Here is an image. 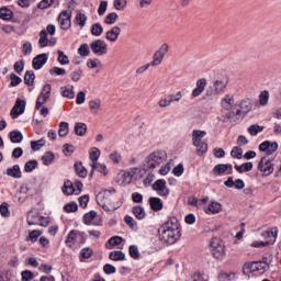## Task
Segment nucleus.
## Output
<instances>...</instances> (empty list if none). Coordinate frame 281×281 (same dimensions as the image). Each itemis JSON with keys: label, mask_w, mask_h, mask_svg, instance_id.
Returning a JSON list of instances; mask_svg holds the SVG:
<instances>
[{"label": "nucleus", "mask_w": 281, "mask_h": 281, "mask_svg": "<svg viewBox=\"0 0 281 281\" xmlns=\"http://www.w3.org/2000/svg\"><path fill=\"white\" fill-rule=\"evenodd\" d=\"M159 239L167 245H175L181 238V224L171 217L158 228Z\"/></svg>", "instance_id": "1"}, {"label": "nucleus", "mask_w": 281, "mask_h": 281, "mask_svg": "<svg viewBox=\"0 0 281 281\" xmlns=\"http://www.w3.org/2000/svg\"><path fill=\"white\" fill-rule=\"evenodd\" d=\"M168 159V154H166L165 150H156L151 154H149L144 164H143V170L145 172H148V170H155V168H159L166 164Z\"/></svg>", "instance_id": "2"}, {"label": "nucleus", "mask_w": 281, "mask_h": 281, "mask_svg": "<svg viewBox=\"0 0 281 281\" xmlns=\"http://www.w3.org/2000/svg\"><path fill=\"white\" fill-rule=\"evenodd\" d=\"M97 203L104 212H115V210H120V202H113L111 191L109 190L97 195Z\"/></svg>", "instance_id": "3"}, {"label": "nucleus", "mask_w": 281, "mask_h": 281, "mask_svg": "<svg viewBox=\"0 0 281 281\" xmlns=\"http://www.w3.org/2000/svg\"><path fill=\"white\" fill-rule=\"evenodd\" d=\"M210 251L216 260H225V256H227L225 241L221 237H213L210 241Z\"/></svg>", "instance_id": "4"}, {"label": "nucleus", "mask_w": 281, "mask_h": 281, "mask_svg": "<svg viewBox=\"0 0 281 281\" xmlns=\"http://www.w3.org/2000/svg\"><path fill=\"white\" fill-rule=\"evenodd\" d=\"M205 135H207V132L205 131L195 130L192 132V143L196 148V154L200 156L207 153V143L203 142Z\"/></svg>", "instance_id": "5"}, {"label": "nucleus", "mask_w": 281, "mask_h": 281, "mask_svg": "<svg viewBox=\"0 0 281 281\" xmlns=\"http://www.w3.org/2000/svg\"><path fill=\"white\" fill-rule=\"evenodd\" d=\"M269 263L267 261H252L249 263H245L243 268L244 276H249V273H258V276H262L267 270Z\"/></svg>", "instance_id": "6"}, {"label": "nucleus", "mask_w": 281, "mask_h": 281, "mask_svg": "<svg viewBox=\"0 0 281 281\" xmlns=\"http://www.w3.org/2000/svg\"><path fill=\"white\" fill-rule=\"evenodd\" d=\"M229 83V78L227 75H221L218 76L214 82L213 87L211 88V91L207 92L209 95H218V93H223L225 89L227 88V85Z\"/></svg>", "instance_id": "7"}, {"label": "nucleus", "mask_w": 281, "mask_h": 281, "mask_svg": "<svg viewBox=\"0 0 281 281\" xmlns=\"http://www.w3.org/2000/svg\"><path fill=\"white\" fill-rule=\"evenodd\" d=\"M49 98H52V85L46 83L44 85L41 93L37 97L36 104H35L36 111L41 110L43 104H45L47 100H49Z\"/></svg>", "instance_id": "8"}, {"label": "nucleus", "mask_w": 281, "mask_h": 281, "mask_svg": "<svg viewBox=\"0 0 281 281\" xmlns=\"http://www.w3.org/2000/svg\"><path fill=\"white\" fill-rule=\"evenodd\" d=\"M90 49L95 56H105L109 54V45L103 40H95L90 44Z\"/></svg>", "instance_id": "9"}, {"label": "nucleus", "mask_w": 281, "mask_h": 281, "mask_svg": "<svg viewBox=\"0 0 281 281\" xmlns=\"http://www.w3.org/2000/svg\"><path fill=\"white\" fill-rule=\"evenodd\" d=\"M58 23L64 31L71 29V10L61 11L58 15Z\"/></svg>", "instance_id": "10"}, {"label": "nucleus", "mask_w": 281, "mask_h": 281, "mask_svg": "<svg viewBox=\"0 0 281 281\" xmlns=\"http://www.w3.org/2000/svg\"><path fill=\"white\" fill-rule=\"evenodd\" d=\"M257 168L260 172H263L265 177H269V175L273 173V162L267 157L260 159Z\"/></svg>", "instance_id": "11"}, {"label": "nucleus", "mask_w": 281, "mask_h": 281, "mask_svg": "<svg viewBox=\"0 0 281 281\" xmlns=\"http://www.w3.org/2000/svg\"><path fill=\"white\" fill-rule=\"evenodd\" d=\"M153 190H155L159 196H168L170 194V189H168L166 180L164 179L156 180L153 184Z\"/></svg>", "instance_id": "12"}, {"label": "nucleus", "mask_w": 281, "mask_h": 281, "mask_svg": "<svg viewBox=\"0 0 281 281\" xmlns=\"http://www.w3.org/2000/svg\"><path fill=\"white\" fill-rule=\"evenodd\" d=\"M25 106H26L25 100L18 99L15 101L14 106L11 110L12 119L15 120V117H18L19 115H23V113H25Z\"/></svg>", "instance_id": "13"}, {"label": "nucleus", "mask_w": 281, "mask_h": 281, "mask_svg": "<svg viewBox=\"0 0 281 281\" xmlns=\"http://www.w3.org/2000/svg\"><path fill=\"white\" fill-rule=\"evenodd\" d=\"M38 45L41 48L43 47H54L56 45V40L55 38H47V31L42 30L40 32V40H38Z\"/></svg>", "instance_id": "14"}, {"label": "nucleus", "mask_w": 281, "mask_h": 281, "mask_svg": "<svg viewBox=\"0 0 281 281\" xmlns=\"http://www.w3.org/2000/svg\"><path fill=\"white\" fill-rule=\"evenodd\" d=\"M261 236L267 239L265 241L266 245H274L276 240H278V227H272L270 231L263 232Z\"/></svg>", "instance_id": "15"}, {"label": "nucleus", "mask_w": 281, "mask_h": 281, "mask_svg": "<svg viewBox=\"0 0 281 281\" xmlns=\"http://www.w3.org/2000/svg\"><path fill=\"white\" fill-rule=\"evenodd\" d=\"M49 59V55L46 53L40 54L33 58V69H43V66L47 64V60Z\"/></svg>", "instance_id": "16"}, {"label": "nucleus", "mask_w": 281, "mask_h": 281, "mask_svg": "<svg viewBox=\"0 0 281 281\" xmlns=\"http://www.w3.org/2000/svg\"><path fill=\"white\" fill-rule=\"evenodd\" d=\"M79 237L83 238L85 233L78 231H70L65 241L67 247H74Z\"/></svg>", "instance_id": "17"}, {"label": "nucleus", "mask_w": 281, "mask_h": 281, "mask_svg": "<svg viewBox=\"0 0 281 281\" xmlns=\"http://www.w3.org/2000/svg\"><path fill=\"white\" fill-rule=\"evenodd\" d=\"M259 150L266 153V155H273L278 150V143L271 144L269 140H266L259 145Z\"/></svg>", "instance_id": "18"}, {"label": "nucleus", "mask_w": 281, "mask_h": 281, "mask_svg": "<svg viewBox=\"0 0 281 281\" xmlns=\"http://www.w3.org/2000/svg\"><path fill=\"white\" fill-rule=\"evenodd\" d=\"M205 87H207V80L205 78L199 79L196 87L192 90V98H199L205 91Z\"/></svg>", "instance_id": "19"}, {"label": "nucleus", "mask_w": 281, "mask_h": 281, "mask_svg": "<svg viewBox=\"0 0 281 281\" xmlns=\"http://www.w3.org/2000/svg\"><path fill=\"white\" fill-rule=\"evenodd\" d=\"M120 34H122V29L120 26H113L105 33V40L110 43H115L120 38Z\"/></svg>", "instance_id": "20"}, {"label": "nucleus", "mask_w": 281, "mask_h": 281, "mask_svg": "<svg viewBox=\"0 0 281 281\" xmlns=\"http://www.w3.org/2000/svg\"><path fill=\"white\" fill-rule=\"evenodd\" d=\"M224 186H226V188H236V190H243L245 188V181L241 179H236L234 181L233 177H228L224 182Z\"/></svg>", "instance_id": "21"}, {"label": "nucleus", "mask_w": 281, "mask_h": 281, "mask_svg": "<svg viewBox=\"0 0 281 281\" xmlns=\"http://www.w3.org/2000/svg\"><path fill=\"white\" fill-rule=\"evenodd\" d=\"M95 218H98V213L95 211H90L83 215V223L85 225H102V223L95 222Z\"/></svg>", "instance_id": "22"}, {"label": "nucleus", "mask_w": 281, "mask_h": 281, "mask_svg": "<svg viewBox=\"0 0 281 281\" xmlns=\"http://www.w3.org/2000/svg\"><path fill=\"white\" fill-rule=\"evenodd\" d=\"M91 166V171H90V177H93V172H100L101 175H103L104 177H106L109 175V169H106V166L100 162H94V164H90Z\"/></svg>", "instance_id": "23"}, {"label": "nucleus", "mask_w": 281, "mask_h": 281, "mask_svg": "<svg viewBox=\"0 0 281 281\" xmlns=\"http://www.w3.org/2000/svg\"><path fill=\"white\" fill-rule=\"evenodd\" d=\"M117 183L119 186H128L131 181H133V172L124 171L123 173H119Z\"/></svg>", "instance_id": "24"}, {"label": "nucleus", "mask_w": 281, "mask_h": 281, "mask_svg": "<svg viewBox=\"0 0 281 281\" xmlns=\"http://www.w3.org/2000/svg\"><path fill=\"white\" fill-rule=\"evenodd\" d=\"M89 109L92 115H98L102 111V100L94 99L89 101Z\"/></svg>", "instance_id": "25"}, {"label": "nucleus", "mask_w": 281, "mask_h": 281, "mask_svg": "<svg viewBox=\"0 0 281 281\" xmlns=\"http://www.w3.org/2000/svg\"><path fill=\"white\" fill-rule=\"evenodd\" d=\"M7 176L12 177L13 179H21L23 173L21 172V167L19 165H14L11 168L7 169Z\"/></svg>", "instance_id": "26"}, {"label": "nucleus", "mask_w": 281, "mask_h": 281, "mask_svg": "<svg viewBox=\"0 0 281 281\" xmlns=\"http://www.w3.org/2000/svg\"><path fill=\"white\" fill-rule=\"evenodd\" d=\"M149 205L154 212H160L164 210V202L159 198H149Z\"/></svg>", "instance_id": "27"}, {"label": "nucleus", "mask_w": 281, "mask_h": 281, "mask_svg": "<svg viewBox=\"0 0 281 281\" xmlns=\"http://www.w3.org/2000/svg\"><path fill=\"white\" fill-rule=\"evenodd\" d=\"M251 111V102L249 100H244L240 102V109L236 111V115H245Z\"/></svg>", "instance_id": "28"}, {"label": "nucleus", "mask_w": 281, "mask_h": 281, "mask_svg": "<svg viewBox=\"0 0 281 281\" xmlns=\"http://www.w3.org/2000/svg\"><path fill=\"white\" fill-rule=\"evenodd\" d=\"M63 192L64 194H66V196L76 194V187H74V182H71L70 180L65 181Z\"/></svg>", "instance_id": "29"}, {"label": "nucleus", "mask_w": 281, "mask_h": 281, "mask_svg": "<svg viewBox=\"0 0 281 281\" xmlns=\"http://www.w3.org/2000/svg\"><path fill=\"white\" fill-rule=\"evenodd\" d=\"M235 170L243 175V172H251L254 170V162H244L240 166L235 165Z\"/></svg>", "instance_id": "30"}, {"label": "nucleus", "mask_w": 281, "mask_h": 281, "mask_svg": "<svg viewBox=\"0 0 281 281\" xmlns=\"http://www.w3.org/2000/svg\"><path fill=\"white\" fill-rule=\"evenodd\" d=\"M110 260H113L114 262H120L122 260H125L126 255L122 250H114L111 251L109 255Z\"/></svg>", "instance_id": "31"}, {"label": "nucleus", "mask_w": 281, "mask_h": 281, "mask_svg": "<svg viewBox=\"0 0 281 281\" xmlns=\"http://www.w3.org/2000/svg\"><path fill=\"white\" fill-rule=\"evenodd\" d=\"M75 23L80 27H85V25H87V15L82 13V11H77V14L75 16Z\"/></svg>", "instance_id": "32"}, {"label": "nucleus", "mask_w": 281, "mask_h": 281, "mask_svg": "<svg viewBox=\"0 0 281 281\" xmlns=\"http://www.w3.org/2000/svg\"><path fill=\"white\" fill-rule=\"evenodd\" d=\"M14 16L12 10L8 9L7 7L0 8V19L2 21H10Z\"/></svg>", "instance_id": "33"}, {"label": "nucleus", "mask_w": 281, "mask_h": 281, "mask_svg": "<svg viewBox=\"0 0 281 281\" xmlns=\"http://www.w3.org/2000/svg\"><path fill=\"white\" fill-rule=\"evenodd\" d=\"M222 106L225 109V111L232 110V106H234V97L226 94L222 99Z\"/></svg>", "instance_id": "34"}, {"label": "nucleus", "mask_w": 281, "mask_h": 281, "mask_svg": "<svg viewBox=\"0 0 281 281\" xmlns=\"http://www.w3.org/2000/svg\"><path fill=\"white\" fill-rule=\"evenodd\" d=\"M100 155H102L100 149L98 147H92L89 154V159L91 164H98V160L100 159Z\"/></svg>", "instance_id": "35"}, {"label": "nucleus", "mask_w": 281, "mask_h": 281, "mask_svg": "<svg viewBox=\"0 0 281 281\" xmlns=\"http://www.w3.org/2000/svg\"><path fill=\"white\" fill-rule=\"evenodd\" d=\"M40 221L41 215H38V213L31 212L26 217L27 225H38Z\"/></svg>", "instance_id": "36"}, {"label": "nucleus", "mask_w": 281, "mask_h": 281, "mask_svg": "<svg viewBox=\"0 0 281 281\" xmlns=\"http://www.w3.org/2000/svg\"><path fill=\"white\" fill-rule=\"evenodd\" d=\"M54 159H56V156L54 155V153L52 151H46L43 156H42V164L44 166H50V164L54 162Z\"/></svg>", "instance_id": "37"}, {"label": "nucleus", "mask_w": 281, "mask_h": 281, "mask_svg": "<svg viewBox=\"0 0 281 281\" xmlns=\"http://www.w3.org/2000/svg\"><path fill=\"white\" fill-rule=\"evenodd\" d=\"M75 133L79 137H85V135H87V124H85V123H76L75 124Z\"/></svg>", "instance_id": "38"}, {"label": "nucleus", "mask_w": 281, "mask_h": 281, "mask_svg": "<svg viewBox=\"0 0 281 281\" xmlns=\"http://www.w3.org/2000/svg\"><path fill=\"white\" fill-rule=\"evenodd\" d=\"M10 139L12 144H21L23 142V134L20 131L10 132Z\"/></svg>", "instance_id": "39"}, {"label": "nucleus", "mask_w": 281, "mask_h": 281, "mask_svg": "<svg viewBox=\"0 0 281 281\" xmlns=\"http://www.w3.org/2000/svg\"><path fill=\"white\" fill-rule=\"evenodd\" d=\"M75 171L81 179H85L88 175L87 168H85L81 162L75 164Z\"/></svg>", "instance_id": "40"}, {"label": "nucleus", "mask_w": 281, "mask_h": 281, "mask_svg": "<svg viewBox=\"0 0 281 281\" xmlns=\"http://www.w3.org/2000/svg\"><path fill=\"white\" fill-rule=\"evenodd\" d=\"M164 56L157 53V50L153 55V60L149 63L151 67H159L164 63Z\"/></svg>", "instance_id": "41"}, {"label": "nucleus", "mask_w": 281, "mask_h": 281, "mask_svg": "<svg viewBox=\"0 0 281 281\" xmlns=\"http://www.w3.org/2000/svg\"><path fill=\"white\" fill-rule=\"evenodd\" d=\"M90 32L92 36H102V34L104 33V27H102V24L100 23H94L92 24Z\"/></svg>", "instance_id": "42"}, {"label": "nucleus", "mask_w": 281, "mask_h": 281, "mask_svg": "<svg viewBox=\"0 0 281 281\" xmlns=\"http://www.w3.org/2000/svg\"><path fill=\"white\" fill-rule=\"evenodd\" d=\"M43 236V231L34 229L29 233V236L26 237V240L31 243H36L38 240V237Z\"/></svg>", "instance_id": "43"}, {"label": "nucleus", "mask_w": 281, "mask_h": 281, "mask_svg": "<svg viewBox=\"0 0 281 281\" xmlns=\"http://www.w3.org/2000/svg\"><path fill=\"white\" fill-rule=\"evenodd\" d=\"M58 135L59 137H67V135H69V123L67 122L59 123Z\"/></svg>", "instance_id": "44"}, {"label": "nucleus", "mask_w": 281, "mask_h": 281, "mask_svg": "<svg viewBox=\"0 0 281 281\" xmlns=\"http://www.w3.org/2000/svg\"><path fill=\"white\" fill-rule=\"evenodd\" d=\"M117 19H120V15H117V13L115 12H112L105 16L104 23L105 25H115V23L117 22Z\"/></svg>", "instance_id": "45"}, {"label": "nucleus", "mask_w": 281, "mask_h": 281, "mask_svg": "<svg viewBox=\"0 0 281 281\" xmlns=\"http://www.w3.org/2000/svg\"><path fill=\"white\" fill-rule=\"evenodd\" d=\"M61 95L74 100V98H76V93L74 92L72 86L61 88Z\"/></svg>", "instance_id": "46"}, {"label": "nucleus", "mask_w": 281, "mask_h": 281, "mask_svg": "<svg viewBox=\"0 0 281 281\" xmlns=\"http://www.w3.org/2000/svg\"><path fill=\"white\" fill-rule=\"evenodd\" d=\"M36 76L32 70H29L24 75V85H27L29 87H32L34 85V79Z\"/></svg>", "instance_id": "47"}, {"label": "nucleus", "mask_w": 281, "mask_h": 281, "mask_svg": "<svg viewBox=\"0 0 281 281\" xmlns=\"http://www.w3.org/2000/svg\"><path fill=\"white\" fill-rule=\"evenodd\" d=\"M133 214L136 218H138V221H142L146 217V211H144V207L142 206H134Z\"/></svg>", "instance_id": "48"}, {"label": "nucleus", "mask_w": 281, "mask_h": 281, "mask_svg": "<svg viewBox=\"0 0 281 281\" xmlns=\"http://www.w3.org/2000/svg\"><path fill=\"white\" fill-rule=\"evenodd\" d=\"M36 168H38V161L36 160H29L24 165L25 172H33Z\"/></svg>", "instance_id": "49"}, {"label": "nucleus", "mask_w": 281, "mask_h": 281, "mask_svg": "<svg viewBox=\"0 0 281 281\" xmlns=\"http://www.w3.org/2000/svg\"><path fill=\"white\" fill-rule=\"evenodd\" d=\"M0 214L3 218H10V204L8 202L0 205Z\"/></svg>", "instance_id": "50"}, {"label": "nucleus", "mask_w": 281, "mask_h": 281, "mask_svg": "<svg viewBox=\"0 0 281 281\" xmlns=\"http://www.w3.org/2000/svg\"><path fill=\"white\" fill-rule=\"evenodd\" d=\"M263 131H265V126H260V125H250L248 127V133L252 137H256V135H258V133H262Z\"/></svg>", "instance_id": "51"}, {"label": "nucleus", "mask_w": 281, "mask_h": 281, "mask_svg": "<svg viewBox=\"0 0 281 281\" xmlns=\"http://www.w3.org/2000/svg\"><path fill=\"white\" fill-rule=\"evenodd\" d=\"M78 54L83 58L89 56V54H91V48L89 47V44H81L78 48Z\"/></svg>", "instance_id": "52"}, {"label": "nucleus", "mask_w": 281, "mask_h": 281, "mask_svg": "<svg viewBox=\"0 0 281 281\" xmlns=\"http://www.w3.org/2000/svg\"><path fill=\"white\" fill-rule=\"evenodd\" d=\"M169 102L172 104L175 102H181L183 100V92L178 91L176 93L168 94Z\"/></svg>", "instance_id": "53"}, {"label": "nucleus", "mask_w": 281, "mask_h": 281, "mask_svg": "<svg viewBox=\"0 0 281 281\" xmlns=\"http://www.w3.org/2000/svg\"><path fill=\"white\" fill-rule=\"evenodd\" d=\"M259 103L261 106H267L269 104V91L263 90L259 95Z\"/></svg>", "instance_id": "54"}, {"label": "nucleus", "mask_w": 281, "mask_h": 281, "mask_svg": "<svg viewBox=\"0 0 281 281\" xmlns=\"http://www.w3.org/2000/svg\"><path fill=\"white\" fill-rule=\"evenodd\" d=\"M209 212H211V214H218V212H221V210H223L221 203L218 202H211L209 204L207 207Z\"/></svg>", "instance_id": "55"}, {"label": "nucleus", "mask_w": 281, "mask_h": 281, "mask_svg": "<svg viewBox=\"0 0 281 281\" xmlns=\"http://www.w3.org/2000/svg\"><path fill=\"white\" fill-rule=\"evenodd\" d=\"M80 256H81V262H85V260H89V258H91V256H93V249L91 248H83L80 251Z\"/></svg>", "instance_id": "56"}, {"label": "nucleus", "mask_w": 281, "mask_h": 281, "mask_svg": "<svg viewBox=\"0 0 281 281\" xmlns=\"http://www.w3.org/2000/svg\"><path fill=\"white\" fill-rule=\"evenodd\" d=\"M232 170V165H217L214 167L213 171L215 175H223V172H227V169Z\"/></svg>", "instance_id": "57"}, {"label": "nucleus", "mask_w": 281, "mask_h": 281, "mask_svg": "<svg viewBox=\"0 0 281 281\" xmlns=\"http://www.w3.org/2000/svg\"><path fill=\"white\" fill-rule=\"evenodd\" d=\"M57 54H58L57 60L59 65H69V57L65 55L63 50H57Z\"/></svg>", "instance_id": "58"}, {"label": "nucleus", "mask_w": 281, "mask_h": 281, "mask_svg": "<svg viewBox=\"0 0 281 281\" xmlns=\"http://www.w3.org/2000/svg\"><path fill=\"white\" fill-rule=\"evenodd\" d=\"M65 212L70 214L71 212H78V204L76 202H69L64 206Z\"/></svg>", "instance_id": "59"}, {"label": "nucleus", "mask_w": 281, "mask_h": 281, "mask_svg": "<svg viewBox=\"0 0 281 281\" xmlns=\"http://www.w3.org/2000/svg\"><path fill=\"white\" fill-rule=\"evenodd\" d=\"M22 54L24 55V56H30V54H32V43H30V42H24L23 44H22Z\"/></svg>", "instance_id": "60"}, {"label": "nucleus", "mask_w": 281, "mask_h": 281, "mask_svg": "<svg viewBox=\"0 0 281 281\" xmlns=\"http://www.w3.org/2000/svg\"><path fill=\"white\" fill-rule=\"evenodd\" d=\"M128 251H130L131 258H133L134 260H137L139 258V249L137 248V246L135 245L130 246Z\"/></svg>", "instance_id": "61"}, {"label": "nucleus", "mask_w": 281, "mask_h": 281, "mask_svg": "<svg viewBox=\"0 0 281 281\" xmlns=\"http://www.w3.org/2000/svg\"><path fill=\"white\" fill-rule=\"evenodd\" d=\"M45 145V139H40V140H33L31 142V148L32 150H41L43 146Z\"/></svg>", "instance_id": "62"}, {"label": "nucleus", "mask_w": 281, "mask_h": 281, "mask_svg": "<svg viewBox=\"0 0 281 281\" xmlns=\"http://www.w3.org/2000/svg\"><path fill=\"white\" fill-rule=\"evenodd\" d=\"M80 78H82V69H77L70 74L72 82H79Z\"/></svg>", "instance_id": "63"}, {"label": "nucleus", "mask_w": 281, "mask_h": 281, "mask_svg": "<svg viewBox=\"0 0 281 281\" xmlns=\"http://www.w3.org/2000/svg\"><path fill=\"white\" fill-rule=\"evenodd\" d=\"M22 281H31L34 280V273L30 270L22 271Z\"/></svg>", "instance_id": "64"}]
</instances>
